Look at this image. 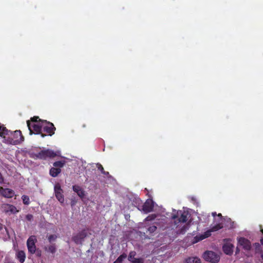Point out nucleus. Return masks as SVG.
Here are the masks:
<instances>
[{"instance_id": "obj_1", "label": "nucleus", "mask_w": 263, "mask_h": 263, "mask_svg": "<svg viewBox=\"0 0 263 263\" xmlns=\"http://www.w3.org/2000/svg\"><path fill=\"white\" fill-rule=\"evenodd\" d=\"M60 154V151L54 152L51 149H45L41 150L37 154L34 155L36 158L46 160L47 158H53L57 156H59Z\"/></svg>"}, {"instance_id": "obj_2", "label": "nucleus", "mask_w": 263, "mask_h": 263, "mask_svg": "<svg viewBox=\"0 0 263 263\" xmlns=\"http://www.w3.org/2000/svg\"><path fill=\"white\" fill-rule=\"evenodd\" d=\"M43 123H44V121H42L39 123H31L30 121H27V126L30 130V134H40L42 137H45L46 135L42 133Z\"/></svg>"}, {"instance_id": "obj_3", "label": "nucleus", "mask_w": 263, "mask_h": 263, "mask_svg": "<svg viewBox=\"0 0 263 263\" xmlns=\"http://www.w3.org/2000/svg\"><path fill=\"white\" fill-rule=\"evenodd\" d=\"M66 163L65 160L57 161L53 163V167L50 170V176L52 177H57L61 173V168Z\"/></svg>"}, {"instance_id": "obj_4", "label": "nucleus", "mask_w": 263, "mask_h": 263, "mask_svg": "<svg viewBox=\"0 0 263 263\" xmlns=\"http://www.w3.org/2000/svg\"><path fill=\"white\" fill-rule=\"evenodd\" d=\"M189 213L186 211H178L177 215L172 216V219L175 220V223L178 226L179 223H184L187 220Z\"/></svg>"}, {"instance_id": "obj_5", "label": "nucleus", "mask_w": 263, "mask_h": 263, "mask_svg": "<svg viewBox=\"0 0 263 263\" xmlns=\"http://www.w3.org/2000/svg\"><path fill=\"white\" fill-rule=\"evenodd\" d=\"M205 260L210 262H218L220 259L219 256L212 251H206L203 255Z\"/></svg>"}, {"instance_id": "obj_6", "label": "nucleus", "mask_w": 263, "mask_h": 263, "mask_svg": "<svg viewBox=\"0 0 263 263\" xmlns=\"http://www.w3.org/2000/svg\"><path fill=\"white\" fill-rule=\"evenodd\" d=\"M13 138H11L10 143L12 145H18L24 140V137L22 135L20 130H16L12 134Z\"/></svg>"}, {"instance_id": "obj_7", "label": "nucleus", "mask_w": 263, "mask_h": 263, "mask_svg": "<svg viewBox=\"0 0 263 263\" xmlns=\"http://www.w3.org/2000/svg\"><path fill=\"white\" fill-rule=\"evenodd\" d=\"M87 233L85 229H83L82 231L73 235L72 236V239L77 245H82L84 238L87 236Z\"/></svg>"}, {"instance_id": "obj_8", "label": "nucleus", "mask_w": 263, "mask_h": 263, "mask_svg": "<svg viewBox=\"0 0 263 263\" xmlns=\"http://www.w3.org/2000/svg\"><path fill=\"white\" fill-rule=\"evenodd\" d=\"M36 242V238L35 236L32 235L30 236L27 239V246L29 252L31 254L35 253L36 251L35 242Z\"/></svg>"}, {"instance_id": "obj_9", "label": "nucleus", "mask_w": 263, "mask_h": 263, "mask_svg": "<svg viewBox=\"0 0 263 263\" xmlns=\"http://www.w3.org/2000/svg\"><path fill=\"white\" fill-rule=\"evenodd\" d=\"M44 123H43L42 129L44 132L46 133L49 136H51L54 134L55 127L53 124L47 121H44Z\"/></svg>"}, {"instance_id": "obj_10", "label": "nucleus", "mask_w": 263, "mask_h": 263, "mask_svg": "<svg viewBox=\"0 0 263 263\" xmlns=\"http://www.w3.org/2000/svg\"><path fill=\"white\" fill-rule=\"evenodd\" d=\"M2 210L5 213L11 214H16L19 211L17 210L15 206L9 203H4L1 205Z\"/></svg>"}, {"instance_id": "obj_11", "label": "nucleus", "mask_w": 263, "mask_h": 263, "mask_svg": "<svg viewBox=\"0 0 263 263\" xmlns=\"http://www.w3.org/2000/svg\"><path fill=\"white\" fill-rule=\"evenodd\" d=\"M238 246L247 251L250 250L251 248L250 241L248 239L243 237L238 238Z\"/></svg>"}, {"instance_id": "obj_12", "label": "nucleus", "mask_w": 263, "mask_h": 263, "mask_svg": "<svg viewBox=\"0 0 263 263\" xmlns=\"http://www.w3.org/2000/svg\"><path fill=\"white\" fill-rule=\"evenodd\" d=\"M54 193L56 198L61 202L63 203L64 201V196L62 194L63 191L61 189V187L59 183H57L55 185L54 187Z\"/></svg>"}, {"instance_id": "obj_13", "label": "nucleus", "mask_w": 263, "mask_h": 263, "mask_svg": "<svg viewBox=\"0 0 263 263\" xmlns=\"http://www.w3.org/2000/svg\"><path fill=\"white\" fill-rule=\"evenodd\" d=\"M154 208V202L152 200H147L142 205V211L145 213L152 212Z\"/></svg>"}, {"instance_id": "obj_14", "label": "nucleus", "mask_w": 263, "mask_h": 263, "mask_svg": "<svg viewBox=\"0 0 263 263\" xmlns=\"http://www.w3.org/2000/svg\"><path fill=\"white\" fill-rule=\"evenodd\" d=\"M1 195L5 198H11L15 195V192L11 189L8 188H3V191L1 192Z\"/></svg>"}, {"instance_id": "obj_15", "label": "nucleus", "mask_w": 263, "mask_h": 263, "mask_svg": "<svg viewBox=\"0 0 263 263\" xmlns=\"http://www.w3.org/2000/svg\"><path fill=\"white\" fill-rule=\"evenodd\" d=\"M72 190L81 199H83L84 198L85 195V191L79 185H73L72 186Z\"/></svg>"}, {"instance_id": "obj_16", "label": "nucleus", "mask_w": 263, "mask_h": 263, "mask_svg": "<svg viewBox=\"0 0 263 263\" xmlns=\"http://www.w3.org/2000/svg\"><path fill=\"white\" fill-rule=\"evenodd\" d=\"M233 247L234 246L231 243H225L222 247V250L226 254L231 255L233 252Z\"/></svg>"}, {"instance_id": "obj_17", "label": "nucleus", "mask_w": 263, "mask_h": 263, "mask_svg": "<svg viewBox=\"0 0 263 263\" xmlns=\"http://www.w3.org/2000/svg\"><path fill=\"white\" fill-rule=\"evenodd\" d=\"M16 257L19 260L21 263H23L25 261L26 259V254L23 250H19L16 253Z\"/></svg>"}, {"instance_id": "obj_18", "label": "nucleus", "mask_w": 263, "mask_h": 263, "mask_svg": "<svg viewBox=\"0 0 263 263\" xmlns=\"http://www.w3.org/2000/svg\"><path fill=\"white\" fill-rule=\"evenodd\" d=\"M10 130H8L4 125L0 124V137H5L6 135H9Z\"/></svg>"}, {"instance_id": "obj_19", "label": "nucleus", "mask_w": 263, "mask_h": 263, "mask_svg": "<svg viewBox=\"0 0 263 263\" xmlns=\"http://www.w3.org/2000/svg\"><path fill=\"white\" fill-rule=\"evenodd\" d=\"M212 232V231H211V229H210L209 231H206L204 234L203 235H201L199 236H196L195 237V238L196 239V242H198V241H201V240H202L205 238H207L209 236H210L211 235V233Z\"/></svg>"}, {"instance_id": "obj_20", "label": "nucleus", "mask_w": 263, "mask_h": 263, "mask_svg": "<svg viewBox=\"0 0 263 263\" xmlns=\"http://www.w3.org/2000/svg\"><path fill=\"white\" fill-rule=\"evenodd\" d=\"M190 223H187L183 226H182L181 228H180V229H178L177 231V233L178 234H184L186 233V231L188 230L189 228L190 227Z\"/></svg>"}, {"instance_id": "obj_21", "label": "nucleus", "mask_w": 263, "mask_h": 263, "mask_svg": "<svg viewBox=\"0 0 263 263\" xmlns=\"http://www.w3.org/2000/svg\"><path fill=\"white\" fill-rule=\"evenodd\" d=\"M186 263H201V261L197 257H190L186 258Z\"/></svg>"}, {"instance_id": "obj_22", "label": "nucleus", "mask_w": 263, "mask_h": 263, "mask_svg": "<svg viewBox=\"0 0 263 263\" xmlns=\"http://www.w3.org/2000/svg\"><path fill=\"white\" fill-rule=\"evenodd\" d=\"M45 250L48 252H50L51 254H54L55 253L57 250L56 246L55 244L50 245L48 247H46L45 248Z\"/></svg>"}, {"instance_id": "obj_23", "label": "nucleus", "mask_w": 263, "mask_h": 263, "mask_svg": "<svg viewBox=\"0 0 263 263\" xmlns=\"http://www.w3.org/2000/svg\"><path fill=\"white\" fill-rule=\"evenodd\" d=\"M223 228V226L221 223H218L216 225L213 226L210 228L211 231L212 232H216L218 231V230H220V229Z\"/></svg>"}, {"instance_id": "obj_24", "label": "nucleus", "mask_w": 263, "mask_h": 263, "mask_svg": "<svg viewBox=\"0 0 263 263\" xmlns=\"http://www.w3.org/2000/svg\"><path fill=\"white\" fill-rule=\"evenodd\" d=\"M43 120L40 119L39 116H33L30 119V123H39V122H42Z\"/></svg>"}, {"instance_id": "obj_25", "label": "nucleus", "mask_w": 263, "mask_h": 263, "mask_svg": "<svg viewBox=\"0 0 263 263\" xmlns=\"http://www.w3.org/2000/svg\"><path fill=\"white\" fill-rule=\"evenodd\" d=\"M22 199L24 204L28 205L30 204V198L27 195H23L22 196Z\"/></svg>"}, {"instance_id": "obj_26", "label": "nucleus", "mask_w": 263, "mask_h": 263, "mask_svg": "<svg viewBox=\"0 0 263 263\" xmlns=\"http://www.w3.org/2000/svg\"><path fill=\"white\" fill-rule=\"evenodd\" d=\"M127 257V255L125 253L121 254L116 259V262L117 263H122L123 261L125 258Z\"/></svg>"}, {"instance_id": "obj_27", "label": "nucleus", "mask_w": 263, "mask_h": 263, "mask_svg": "<svg viewBox=\"0 0 263 263\" xmlns=\"http://www.w3.org/2000/svg\"><path fill=\"white\" fill-rule=\"evenodd\" d=\"M97 168L100 170L101 173L104 175H107L109 174L108 172H105L103 166L102 165L101 163H98L97 164Z\"/></svg>"}, {"instance_id": "obj_28", "label": "nucleus", "mask_w": 263, "mask_h": 263, "mask_svg": "<svg viewBox=\"0 0 263 263\" xmlns=\"http://www.w3.org/2000/svg\"><path fill=\"white\" fill-rule=\"evenodd\" d=\"M0 232L1 234H4L5 232L6 233H8V229L5 226L3 225L1 222H0Z\"/></svg>"}, {"instance_id": "obj_29", "label": "nucleus", "mask_w": 263, "mask_h": 263, "mask_svg": "<svg viewBox=\"0 0 263 263\" xmlns=\"http://www.w3.org/2000/svg\"><path fill=\"white\" fill-rule=\"evenodd\" d=\"M136 253L135 251H132L128 256V259L129 261H130L131 262H132V261L134 260V258H135L134 257L136 256Z\"/></svg>"}, {"instance_id": "obj_30", "label": "nucleus", "mask_w": 263, "mask_h": 263, "mask_svg": "<svg viewBox=\"0 0 263 263\" xmlns=\"http://www.w3.org/2000/svg\"><path fill=\"white\" fill-rule=\"evenodd\" d=\"M156 215L155 214H151V215H148L145 218V220L147 221H151L154 220L156 218Z\"/></svg>"}, {"instance_id": "obj_31", "label": "nucleus", "mask_w": 263, "mask_h": 263, "mask_svg": "<svg viewBox=\"0 0 263 263\" xmlns=\"http://www.w3.org/2000/svg\"><path fill=\"white\" fill-rule=\"evenodd\" d=\"M57 237L58 236L56 235H50L48 237V239L49 242L51 243V242L55 241Z\"/></svg>"}, {"instance_id": "obj_32", "label": "nucleus", "mask_w": 263, "mask_h": 263, "mask_svg": "<svg viewBox=\"0 0 263 263\" xmlns=\"http://www.w3.org/2000/svg\"><path fill=\"white\" fill-rule=\"evenodd\" d=\"M157 230V227L156 226H150L148 228V231L149 232V233H154L156 231V230Z\"/></svg>"}, {"instance_id": "obj_33", "label": "nucleus", "mask_w": 263, "mask_h": 263, "mask_svg": "<svg viewBox=\"0 0 263 263\" xmlns=\"http://www.w3.org/2000/svg\"><path fill=\"white\" fill-rule=\"evenodd\" d=\"M133 263H143V259L141 258H134V260L132 261Z\"/></svg>"}, {"instance_id": "obj_34", "label": "nucleus", "mask_w": 263, "mask_h": 263, "mask_svg": "<svg viewBox=\"0 0 263 263\" xmlns=\"http://www.w3.org/2000/svg\"><path fill=\"white\" fill-rule=\"evenodd\" d=\"M33 215L31 214H28L26 216V219L29 221H31L33 220Z\"/></svg>"}, {"instance_id": "obj_35", "label": "nucleus", "mask_w": 263, "mask_h": 263, "mask_svg": "<svg viewBox=\"0 0 263 263\" xmlns=\"http://www.w3.org/2000/svg\"><path fill=\"white\" fill-rule=\"evenodd\" d=\"M4 182V179L3 177L2 173L0 172V183H3Z\"/></svg>"}, {"instance_id": "obj_36", "label": "nucleus", "mask_w": 263, "mask_h": 263, "mask_svg": "<svg viewBox=\"0 0 263 263\" xmlns=\"http://www.w3.org/2000/svg\"><path fill=\"white\" fill-rule=\"evenodd\" d=\"M217 216L219 218V220H221V218H222V215H221V214L219 213V214H217Z\"/></svg>"}, {"instance_id": "obj_37", "label": "nucleus", "mask_w": 263, "mask_h": 263, "mask_svg": "<svg viewBox=\"0 0 263 263\" xmlns=\"http://www.w3.org/2000/svg\"><path fill=\"white\" fill-rule=\"evenodd\" d=\"M239 246L238 245V246L236 248V253L237 254V253H239Z\"/></svg>"}, {"instance_id": "obj_38", "label": "nucleus", "mask_w": 263, "mask_h": 263, "mask_svg": "<svg viewBox=\"0 0 263 263\" xmlns=\"http://www.w3.org/2000/svg\"><path fill=\"white\" fill-rule=\"evenodd\" d=\"M212 215L214 217H215L216 216H217V214L216 212H212Z\"/></svg>"}, {"instance_id": "obj_39", "label": "nucleus", "mask_w": 263, "mask_h": 263, "mask_svg": "<svg viewBox=\"0 0 263 263\" xmlns=\"http://www.w3.org/2000/svg\"><path fill=\"white\" fill-rule=\"evenodd\" d=\"M260 243L263 246V238L260 239Z\"/></svg>"}, {"instance_id": "obj_40", "label": "nucleus", "mask_w": 263, "mask_h": 263, "mask_svg": "<svg viewBox=\"0 0 263 263\" xmlns=\"http://www.w3.org/2000/svg\"><path fill=\"white\" fill-rule=\"evenodd\" d=\"M260 257L263 259V252L261 253Z\"/></svg>"}, {"instance_id": "obj_41", "label": "nucleus", "mask_w": 263, "mask_h": 263, "mask_svg": "<svg viewBox=\"0 0 263 263\" xmlns=\"http://www.w3.org/2000/svg\"><path fill=\"white\" fill-rule=\"evenodd\" d=\"M3 190V187H1L0 186V194H1V192Z\"/></svg>"}, {"instance_id": "obj_42", "label": "nucleus", "mask_w": 263, "mask_h": 263, "mask_svg": "<svg viewBox=\"0 0 263 263\" xmlns=\"http://www.w3.org/2000/svg\"><path fill=\"white\" fill-rule=\"evenodd\" d=\"M260 231L263 234V229H261Z\"/></svg>"}, {"instance_id": "obj_43", "label": "nucleus", "mask_w": 263, "mask_h": 263, "mask_svg": "<svg viewBox=\"0 0 263 263\" xmlns=\"http://www.w3.org/2000/svg\"><path fill=\"white\" fill-rule=\"evenodd\" d=\"M113 263H118L117 262H116V260L114 261Z\"/></svg>"}, {"instance_id": "obj_44", "label": "nucleus", "mask_w": 263, "mask_h": 263, "mask_svg": "<svg viewBox=\"0 0 263 263\" xmlns=\"http://www.w3.org/2000/svg\"><path fill=\"white\" fill-rule=\"evenodd\" d=\"M7 263H13V262H8Z\"/></svg>"}, {"instance_id": "obj_45", "label": "nucleus", "mask_w": 263, "mask_h": 263, "mask_svg": "<svg viewBox=\"0 0 263 263\" xmlns=\"http://www.w3.org/2000/svg\"><path fill=\"white\" fill-rule=\"evenodd\" d=\"M71 204H72V205H73L74 204V202H72Z\"/></svg>"}]
</instances>
